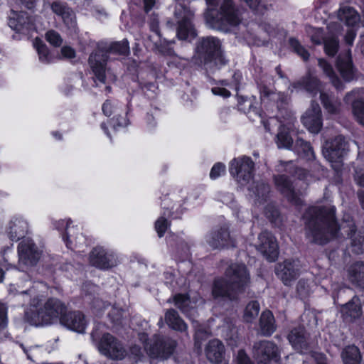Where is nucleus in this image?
Segmentation results:
<instances>
[{"label":"nucleus","instance_id":"nucleus-1","mask_svg":"<svg viewBox=\"0 0 364 364\" xmlns=\"http://www.w3.org/2000/svg\"><path fill=\"white\" fill-rule=\"evenodd\" d=\"M336 208L328 205L309 208L304 215L307 234L314 242L324 244L337 235Z\"/></svg>","mask_w":364,"mask_h":364},{"label":"nucleus","instance_id":"nucleus-2","mask_svg":"<svg viewBox=\"0 0 364 364\" xmlns=\"http://www.w3.org/2000/svg\"><path fill=\"white\" fill-rule=\"evenodd\" d=\"M250 282V274L246 267L241 264H232L225 270V277L214 279L212 296L215 299L236 300Z\"/></svg>","mask_w":364,"mask_h":364},{"label":"nucleus","instance_id":"nucleus-3","mask_svg":"<svg viewBox=\"0 0 364 364\" xmlns=\"http://www.w3.org/2000/svg\"><path fill=\"white\" fill-rule=\"evenodd\" d=\"M108 53L127 55L129 53L128 41L123 40L112 43L105 51L98 50L90 54L89 65L97 79L102 83L105 82V65Z\"/></svg>","mask_w":364,"mask_h":364},{"label":"nucleus","instance_id":"nucleus-4","mask_svg":"<svg viewBox=\"0 0 364 364\" xmlns=\"http://www.w3.org/2000/svg\"><path fill=\"white\" fill-rule=\"evenodd\" d=\"M139 339L151 358L166 359L173 353L176 347L175 341L159 335L149 339L146 333H141Z\"/></svg>","mask_w":364,"mask_h":364},{"label":"nucleus","instance_id":"nucleus-5","mask_svg":"<svg viewBox=\"0 0 364 364\" xmlns=\"http://www.w3.org/2000/svg\"><path fill=\"white\" fill-rule=\"evenodd\" d=\"M197 53L203 58L206 65L220 67L228 60L221 50L220 41L215 37H205L200 39L196 46Z\"/></svg>","mask_w":364,"mask_h":364},{"label":"nucleus","instance_id":"nucleus-6","mask_svg":"<svg viewBox=\"0 0 364 364\" xmlns=\"http://www.w3.org/2000/svg\"><path fill=\"white\" fill-rule=\"evenodd\" d=\"M254 171L255 163L249 156L235 158L230 163V173L241 186H246L250 182Z\"/></svg>","mask_w":364,"mask_h":364},{"label":"nucleus","instance_id":"nucleus-7","mask_svg":"<svg viewBox=\"0 0 364 364\" xmlns=\"http://www.w3.org/2000/svg\"><path fill=\"white\" fill-rule=\"evenodd\" d=\"M252 356L257 364H269L272 361L279 360L280 350L274 341L261 340L254 343Z\"/></svg>","mask_w":364,"mask_h":364},{"label":"nucleus","instance_id":"nucleus-8","mask_svg":"<svg viewBox=\"0 0 364 364\" xmlns=\"http://www.w3.org/2000/svg\"><path fill=\"white\" fill-rule=\"evenodd\" d=\"M219 10L215 23L219 26H236L242 21V10L232 0H219ZM217 6V4L215 5Z\"/></svg>","mask_w":364,"mask_h":364},{"label":"nucleus","instance_id":"nucleus-9","mask_svg":"<svg viewBox=\"0 0 364 364\" xmlns=\"http://www.w3.org/2000/svg\"><path fill=\"white\" fill-rule=\"evenodd\" d=\"M175 16L178 19L176 36L179 40L191 41L197 36V32L192 23L193 13L181 6L175 11Z\"/></svg>","mask_w":364,"mask_h":364},{"label":"nucleus","instance_id":"nucleus-10","mask_svg":"<svg viewBox=\"0 0 364 364\" xmlns=\"http://www.w3.org/2000/svg\"><path fill=\"white\" fill-rule=\"evenodd\" d=\"M98 349L102 354L113 360H122L127 354L122 345L109 333L102 336Z\"/></svg>","mask_w":364,"mask_h":364},{"label":"nucleus","instance_id":"nucleus-11","mask_svg":"<svg viewBox=\"0 0 364 364\" xmlns=\"http://www.w3.org/2000/svg\"><path fill=\"white\" fill-rule=\"evenodd\" d=\"M348 151V144L342 136H337L327 141L323 150L324 157L331 163H340Z\"/></svg>","mask_w":364,"mask_h":364},{"label":"nucleus","instance_id":"nucleus-12","mask_svg":"<svg viewBox=\"0 0 364 364\" xmlns=\"http://www.w3.org/2000/svg\"><path fill=\"white\" fill-rule=\"evenodd\" d=\"M274 181L277 189L283 194L289 202L296 206H300L303 204V200L300 198L301 193L300 191H296L293 183L285 175H277L274 177Z\"/></svg>","mask_w":364,"mask_h":364},{"label":"nucleus","instance_id":"nucleus-13","mask_svg":"<svg viewBox=\"0 0 364 364\" xmlns=\"http://www.w3.org/2000/svg\"><path fill=\"white\" fill-rule=\"evenodd\" d=\"M300 267L298 260L286 259L277 265L275 273L285 285H291L299 276Z\"/></svg>","mask_w":364,"mask_h":364},{"label":"nucleus","instance_id":"nucleus-14","mask_svg":"<svg viewBox=\"0 0 364 364\" xmlns=\"http://www.w3.org/2000/svg\"><path fill=\"white\" fill-rule=\"evenodd\" d=\"M304 126L311 133H318L323 126L322 114L319 105L312 102L311 107L301 117Z\"/></svg>","mask_w":364,"mask_h":364},{"label":"nucleus","instance_id":"nucleus-15","mask_svg":"<svg viewBox=\"0 0 364 364\" xmlns=\"http://www.w3.org/2000/svg\"><path fill=\"white\" fill-rule=\"evenodd\" d=\"M210 245L215 249H230L236 247L235 240L231 237L228 228L223 227L210 233L207 239Z\"/></svg>","mask_w":364,"mask_h":364},{"label":"nucleus","instance_id":"nucleus-16","mask_svg":"<svg viewBox=\"0 0 364 364\" xmlns=\"http://www.w3.org/2000/svg\"><path fill=\"white\" fill-rule=\"evenodd\" d=\"M52 11L60 16L64 24L69 29H75L77 26L76 16L73 10L66 3L55 1L50 4Z\"/></svg>","mask_w":364,"mask_h":364},{"label":"nucleus","instance_id":"nucleus-17","mask_svg":"<svg viewBox=\"0 0 364 364\" xmlns=\"http://www.w3.org/2000/svg\"><path fill=\"white\" fill-rule=\"evenodd\" d=\"M9 26L17 32L26 33L33 27L31 17L24 11H11L9 17Z\"/></svg>","mask_w":364,"mask_h":364},{"label":"nucleus","instance_id":"nucleus-18","mask_svg":"<svg viewBox=\"0 0 364 364\" xmlns=\"http://www.w3.org/2000/svg\"><path fill=\"white\" fill-rule=\"evenodd\" d=\"M41 309L46 318V321H48L49 324L51 323L54 319L58 318H61L66 312V306L65 304L59 299L54 298L48 299Z\"/></svg>","mask_w":364,"mask_h":364},{"label":"nucleus","instance_id":"nucleus-19","mask_svg":"<svg viewBox=\"0 0 364 364\" xmlns=\"http://www.w3.org/2000/svg\"><path fill=\"white\" fill-rule=\"evenodd\" d=\"M61 322L67 328L77 333H84L87 322L84 315L79 311L70 312L61 317Z\"/></svg>","mask_w":364,"mask_h":364},{"label":"nucleus","instance_id":"nucleus-20","mask_svg":"<svg viewBox=\"0 0 364 364\" xmlns=\"http://www.w3.org/2000/svg\"><path fill=\"white\" fill-rule=\"evenodd\" d=\"M291 346L301 353H306L308 350V334L302 326L293 328L288 336Z\"/></svg>","mask_w":364,"mask_h":364},{"label":"nucleus","instance_id":"nucleus-21","mask_svg":"<svg viewBox=\"0 0 364 364\" xmlns=\"http://www.w3.org/2000/svg\"><path fill=\"white\" fill-rule=\"evenodd\" d=\"M337 67L345 80L350 81L355 78V69L353 66L350 50L338 56Z\"/></svg>","mask_w":364,"mask_h":364},{"label":"nucleus","instance_id":"nucleus-22","mask_svg":"<svg viewBox=\"0 0 364 364\" xmlns=\"http://www.w3.org/2000/svg\"><path fill=\"white\" fill-rule=\"evenodd\" d=\"M259 90L262 100H268L276 102L279 109H285L288 105L289 98L282 92H275L270 90L267 85L259 84Z\"/></svg>","mask_w":364,"mask_h":364},{"label":"nucleus","instance_id":"nucleus-23","mask_svg":"<svg viewBox=\"0 0 364 364\" xmlns=\"http://www.w3.org/2000/svg\"><path fill=\"white\" fill-rule=\"evenodd\" d=\"M205 353L211 363H221L225 354L224 345L218 339L210 340L205 346Z\"/></svg>","mask_w":364,"mask_h":364},{"label":"nucleus","instance_id":"nucleus-24","mask_svg":"<svg viewBox=\"0 0 364 364\" xmlns=\"http://www.w3.org/2000/svg\"><path fill=\"white\" fill-rule=\"evenodd\" d=\"M28 225L27 222L18 218H13L9 225L8 235L12 241H17L27 233Z\"/></svg>","mask_w":364,"mask_h":364},{"label":"nucleus","instance_id":"nucleus-25","mask_svg":"<svg viewBox=\"0 0 364 364\" xmlns=\"http://www.w3.org/2000/svg\"><path fill=\"white\" fill-rule=\"evenodd\" d=\"M320 100L327 113L333 115H337L341 113L342 104L338 97L326 92H321Z\"/></svg>","mask_w":364,"mask_h":364},{"label":"nucleus","instance_id":"nucleus-26","mask_svg":"<svg viewBox=\"0 0 364 364\" xmlns=\"http://www.w3.org/2000/svg\"><path fill=\"white\" fill-rule=\"evenodd\" d=\"M340 229L348 235L353 247L364 250V234L356 233L355 223L353 221L343 223Z\"/></svg>","mask_w":364,"mask_h":364},{"label":"nucleus","instance_id":"nucleus-27","mask_svg":"<svg viewBox=\"0 0 364 364\" xmlns=\"http://www.w3.org/2000/svg\"><path fill=\"white\" fill-rule=\"evenodd\" d=\"M348 279L362 288H364V262H356L347 269Z\"/></svg>","mask_w":364,"mask_h":364},{"label":"nucleus","instance_id":"nucleus-28","mask_svg":"<svg viewBox=\"0 0 364 364\" xmlns=\"http://www.w3.org/2000/svg\"><path fill=\"white\" fill-rule=\"evenodd\" d=\"M338 18L348 26H354L360 21V15L354 8L342 4L338 11Z\"/></svg>","mask_w":364,"mask_h":364},{"label":"nucleus","instance_id":"nucleus-29","mask_svg":"<svg viewBox=\"0 0 364 364\" xmlns=\"http://www.w3.org/2000/svg\"><path fill=\"white\" fill-rule=\"evenodd\" d=\"M341 311L344 319L351 321L358 318L362 314L360 299L354 296L348 303L341 306Z\"/></svg>","mask_w":364,"mask_h":364},{"label":"nucleus","instance_id":"nucleus-30","mask_svg":"<svg viewBox=\"0 0 364 364\" xmlns=\"http://www.w3.org/2000/svg\"><path fill=\"white\" fill-rule=\"evenodd\" d=\"M90 260L92 265L100 269H108L115 265L114 259L106 252H92Z\"/></svg>","mask_w":364,"mask_h":364},{"label":"nucleus","instance_id":"nucleus-31","mask_svg":"<svg viewBox=\"0 0 364 364\" xmlns=\"http://www.w3.org/2000/svg\"><path fill=\"white\" fill-rule=\"evenodd\" d=\"M248 190L252 193L251 196L255 198V203L259 204L267 200L270 193L269 186L263 181L253 182Z\"/></svg>","mask_w":364,"mask_h":364},{"label":"nucleus","instance_id":"nucleus-32","mask_svg":"<svg viewBox=\"0 0 364 364\" xmlns=\"http://www.w3.org/2000/svg\"><path fill=\"white\" fill-rule=\"evenodd\" d=\"M274 322V317L271 311H263L259 318V328L262 335L264 336H271L276 330Z\"/></svg>","mask_w":364,"mask_h":364},{"label":"nucleus","instance_id":"nucleus-33","mask_svg":"<svg viewBox=\"0 0 364 364\" xmlns=\"http://www.w3.org/2000/svg\"><path fill=\"white\" fill-rule=\"evenodd\" d=\"M256 247L260 250H277L279 247L275 237L271 232L264 231L258 236Z\"/></svg>","mask_w":364,"mask_h":364},{"label":"nucleus","instance_id":"nucleus-34","mask_svg":"<svg viewBox=\"0 0 364 364\" xmlns=\"http://www.w3.org/2000/svg\"><path fill=\"white\" fill-rule=\"evenodd\" d=\"M168 302H173L174 305L185 314H188L194 309L193 304L196 301H191L187 294H177L168 300Z\"/></svg>","mask_w":364,"mask_h":364},{"label":"nucleus","instance_id":"nucleus-35","mask_svg":"<svg viewBox=\"0 0 364 364\" xmlns=\"http://www.w3.org/2000/svg\"><path fill=\"white\" fill-rule=\"evenodd\" d=\"M166 323L173 329L184 331L187 328L186 324L180 318L178 312L174 309H169L165 314Z\"/></svg>","mask_w":364,"mask_h":364},{"label":"nucleus","instance_id":"nucleus-36","mask_svg":"<svg viewBox=\"0 0 364 364\" xmlns=\"http://www.w3.org/2000/svg\"><path fill=\"white\" fill-rule=\"evenodd\" d=\"M294 151L300 156L311 161L315 159V154L311 144L302 139L298 138L294 145Z\"/></svg>","mask_w":364,"mask_h":364},{"label":"nucleus","instance_id":"nucleus-37","mask_svg":"<svg viewBox=\"0 0 364 364\" xmlns=\"http://www.w3.org/2000/svg\"><path fill=\"white\" fill-rule=\"evenodd\" d=\"M46 318L41 308L39 309H30L25 314L26 321L36 326L49 324L48 321H46Z\"/></svg>","mask_w":364,"mask_h":364},{"label":"nucleus","instance_id":"nucleus-38","mask_svg":"<svg viewBox=\"0 0 364 364\" xmlns=\"http://www.w3.org/2000/svg\"><path fill=\"white\" fill-rule=\"evenodd\" d=\"M294 88H303L310 93H316L319 90V81L311 76L303 77L294 84Z\"/></svg>","mask_w":364,"mask_h":364},{"label":"nucleus","instance_id":"nucleus-39","mask_svg":"<svg viewBox=\"0 0 364 364\" xmlns=\"http://www.w3.org/2000/svg\"><path fill=\"white\" fill-rule=\"evenodd\" d=\"M344 364H360L361 356L358 348L355 346L346 347L342 352Z\"/></svg>","mask_w":364,"mask_h":364},{"label":"nucleus","instance_id":"nucleus-40","mask_svg":"<svg viewBox=\"0 0 364 364\" xmlns=\"http://www.w3.org/2000/svg\"><path fill=\"white\" fill-rule=\"evenodd\" d=\"M318 65L323 70V72L329 77L333 86L338 90L343 88V84L339 78L336 75L332 66L323 59H318Z\"/></svg>","mask_w":364,"mask_h":364},{"label":"nucleus","instance_id":"nucleus-41","mask_svg":"<svg viewBox=\"0 0 364 364\" xmlns=\"http://www.w3.org/2000/svg\"><path fill=\"white\" fill-rule=\"evenodd\" d=\"M276 142L279 148L290 149L291 147L293 139L285 127L281 126L279 127Z\"/></svg>","mask_w":364,"mask_h":364},{"label":"nucleus","instance_id":"nucleus-42","mask_svg":"<svg viewBox=\"0 0 364 364\" xmlns=\"http://www.w3.org/2000/svg\"><path fill=\"white\" fill-rule=\"evenodd\" d=\"M39 252H18L19 265L33 266L39 259Z\"/></svg>","mask_w":364,"mask_h":364},{"label":"nucleus","instance_id":"nucleus-43","mask_svg":"<svg viewBox=\"0 0 364 364\" xmlns=\"http://www.w3.org/2000/svg\"><path fill=\"white\" fill-rule=\"evenodd\" d=\"M260 306L257 301H250L246 306L243 318L246 322H252L258 316Z\"/></svg>","mask_w":364,"mask_h":364},{"label":"nucleus","instance_id":"nucleus-44","mask_svg":"<svg viewBox=\"0 0 364 364\" xmlns=\"http://www.w3.org/2000/svg\"><path fill=\"white\" fill-rule=\"evenodd\" d=\"M323 43L326 54L331 56L335 55L338 50V39L333 36H328L323 40Z\"/></svg>","mask_w":364,"mask_h":364},{"label":"nucleus","instance_id":"nucleus-45","mask_svg":"<svg viewBox=\"0 0 364 364\" xmlns=\"http://www.w3.org/2000/svg\"><path fill=\"white\" fill-rule=\"evenodd\" d=\"M289 44L294 51L304 61H307L309 59V53L296 39L293 38H290Z\"/></svg>","mask_w":364,"mask_h":364},{"label":"nucleus","instance_id":"nucleus-46","mask_svg":"<svg viewBox=\"0 0 364 364\" xmlns=\"http://www.w3.org/2000/svg\"><path fill=\"white\" fill-rule=\"evenodd\" d=\"M353 113L357 121L364 126V102L363 101L353 102Z\"/></svg>","mask_w":364,"mask_h":364},{"label":"nucleus","instance_id":"nucleus-47","mask_svg":"<svg viewBox=\"0 0 364 364\" xmlns=\"http://www.w3.org/2000/svg\"><path fill=\"white\" fill-rule=\"evenodd\" d=\"M46 38L51 45L59 47L63 43L60 35L54 30H50L46 33Z\"/></svg>","mask_w":364,"mask_h":364},{"label":"nucleus","instance_id":"nucleus-48","mask_svg":"<svg viewBox=\"0 0 364 364\" xmlns=\"http://www.w3.org/2000/svg\"><path fill=\"white\" fill-rule=\"evenodd\" d=\"M170 223L167 221V220L164 217H160L155 223V230L157 232V234L159 237L164 236L165 232L169 227Z\"/></svg>","mask_w":364,"mask_h":364},{"label":"nucleus","instance_id":"nucleus-49","mask_svg":"<svg viewBox=\"0 0 364 364\" xmlns=\"http://www.w3.org/2000/svg\"><path fill=\"white\" fill-rule=\"evenodd\" d=\"M36 49L39 55V59L41 62L49 63L50 61L51 57L50 55L48 49L45 44H38Z\"/></svg>","mask_w":364,"mask_h":364},{"label":"nucleus","instance_id":"nucleus-50","mask_svg":"<svg viewBox=\"0 0 364 364\" xmlns=\"http://www.w3.org/2000/svg\"><path fill=\"white\" fill-rule=\"evenodd\" d=\"M43 245L36 247L33 240L29 237L23 238L18 244V250H35L38 248H43Z\"/></svg>","mask_w":364,"mask_h":364},{"label":"nucleus","instance_id":"nucleus-51","mask_svg":"<svg viewBox=\"0 0 364 364\" xmlns=\"http://www.w3.org/2000/svg\"><path fill=\"white\" fill-rule=\"evenodd\" d=\"M109 316L115 324H121L124 316V311L122 309L113 307L109 313Z\"/></svg>","mask_w":364,"mask_h":364},{"label":"nucleus","instance_id":"nucleus-52","mask_svg":"<svg viewBox=\"0 0 364 364\" xmlns=\"http://www.w3.org/2000/svg\"><path fill=\"white\" fill-rule=\"evenodd\" d=\"M107 306V304L99 298H94L91 302V308L97 315L100 314Z\"/></svg>","mask_w":364,"mask_h":364},{"label":"nucleus","instance_id":"nucleus-53","mask_svg":"<svg viewBox=\"0 0 364 364\" xmlns=\"http://www.w3.org/2000/svg\"><path fill=\"white\" fill-rule=\"evenodd\" d=\"M281 165L289 166H290V168H293L294 170L293 171L289 170V172L292 174L296 175L299 179L305 178L306 176L307 175V172L304 169L297 168V167H293L291 161H287V162L282 161ZM286 170L288 171L287 169H286Z\"/></svg>","mask_w":364,"mask_h":364},{"label":"nucleus","instance_id":"nucleus-54","mask_svg":"<svg viewBox=\"0 0 364 364\" xmlns=\"http://www.w3.org/2000/svg\"><path fill=\"white\" fill-rule=\"evenodd\" d=\"M225 172V166L222 163H217L213 166L210 173V177L212 179H215Z\"/></svg>","mask_w":364,"mask_h":364},{"label":"nucleus","instance_id":"nucleus-55","mask_svg":"<svg viewBox=\"0 0 364 364\" xmlns=\"http://www.w3.org/2000/svg\"><path fill=\"white\" fill-rule=\"evenodd\" d=\"M360 95V90H352L345 95L343 100L346 103L349 104L352 103V105H353L354 102L359 101L358 100V97Z\"/></svg>","mask_w":364,"mask_h":364},{"label":"nucleus","instance_id":"nucleus-56","mask_svg":"<svg viewBox=\"0 0 364 364\" xmlns=\"http://www.w3.org/2000/svg\"><path fill=\"white\" fill-rule=\"evenodd\" d=\"M208 336V333L206 331L198 329L196 332L195 336V345L198 348H201V341Z\"/></svg>","mask_w":364,"mask_h":364},{"label":"nucleus","instance_id":"nucleus-57","mask_svg":"<svg viewBox=\"0 0 364 364\" xmlns=\"http://www.w3.org/2000/svg\"><path fill=\"white\" fill-rule=\"evenodd\" d=\"M237 364H254L244 350H240L237 355Z\"/></svg>","mask_w":364,"mask_h":364},{"label":"nucleus","instance_id":"nucleus-58","mask_svg":"<svg viewBox=\"0 0 364 364\" xmlns=\"http://www.w3.org/2000/svg\"><path fill=\"white\" fill-rule=\"evenodd\" d=\"M212 92L215 95H219L223 97H228L230 96V92L225 88L215 87L211 90Z\"/></svg>","mask_w":364,"mask_h":364},{"label":"nucleus","instance_id":"nucleus-59","mask_svg":"<svg viewBox=\"0 0 364 364\" xmlns=\"http://www.w3.org/2000/svg\"><path fill=\"white\" fill-rule=\"evenodd\" d=\"M61 53L64 58L72 59L75 57V51L70 46H63L61 48Z\"/></svg>","mask_w":364,"mask_h":364},{"label":"nucleus","instance_id":"nucleus-60","mask_svg":"<svg viewBox=\"0 0 364 364\" xmlns=\"http://www.w3.org/2000/svg\"><path fill=\"white\" fill-rule=\"evenodd\" d=\"M355 178L358 185L364 187V167L356 168Z\"/></svg>","mask_w":364,"mask_h":364},{"label":"nucleus","instance_id":"nucleus-61","mask_svg":"<svg viewBox=\"0 0 364 364\" xmlns=\"http://www.w3.org/2000/svg\"><path fill=\"white\" fill-rule=\"evenodd\" d=\"M265 215L271 220L276 219L279 216L278 210L272 206H267L264 210Z\"/></svg>","mask_w":364,"mask_h":364},{"label":"nucleus","instance_id":"nucleus-62","mask_svg":"<svg viewBox=\"0 0 364 364\" xmlns=\"http://www.w3.org/2000/svg\"><path fill=\"white\" fill-rule=\"evenodd\" d=\"M6 320V309L3 304L0 303V326H5Z\"/></svg>","mask_w":364,"mask_h":364},{"label":"nucleus","instance_id":"nucleus-63","mask_svg":"<svg viewBox=\"0 0 364 364\" xmlns=\"http://www.w3.org/2000/svg\"><path fill=\"white\" fill-rule=\"evenodd\" d=\"M261 253L267 261L272 262L277 259L279 252H261Z\"/></svg>","mask_w":364,"mask_h":364},{"label":"nucleus","instance_id":"nucleus-64","mask_svg":"<svg viewBox=\"0 0 364 364\" xmlns=\"http://www.w3.org/2000/svg\"><path fill=\"white\" fill-rule=\"evenodd\" d=\"M356 36L355 32L353 29H349L345 35V42L348 46H352Z\"/></svg>","mask_w":364,"mask_h":364}]
</instances>
